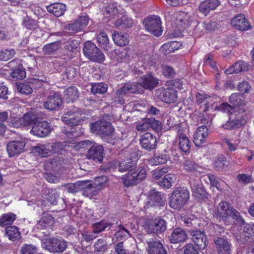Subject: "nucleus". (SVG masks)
<instances>
[{"label":"nucleus","mask_w":254,"mask_h":254,"mask_svg":"<svg viewBox=\"0 0 254 254\" xmlns=\"http://www.w3.org/2000/svg\"><path fill=\"white\" fill-rule=\"evenodd\" d=\"M141 83H127L117 91L118 95H125L127 94H143L144 89L152 90L158 84V79L151 74L143 75Z\"/></svg>","instance_id":"nucleus-1"},{"label":"nucleus","mask_w":254,"mask_h":254,"mask_svg":"<svg viewBox=\"0 0 254 254\" xmlns=\"http://www.w3.org/2000/svg\"><path fill=\"white\" fill-rule=\"evenodd\" d=\"M92 133L100 134L102 139L109 143L114 144L116 135L114 133V128L111 123L105 120H98L89 125Z\"/></svg>","instance_id":"nucleus-2"},{"label":"nucleus","mask_w":254,"mask_h":254,"mask_svg":"<svg viewBox=\"0 0 254 254\" xmlns=\"http://www.w3.org/2000/svg\"><path fill=\"white\" fill-rule=\"evenodd\" d=\"M247 108L246 105L239 110H235L229 115L228 121L222 125L224 128L231 130L240 128L246 123L245 117Z\"/></svg>","instance_id":"nucleus-3"},{"label":"nucleus","mask_w":254,"mask_h":254,"mask_svg":"<svg viewBox=\"0 0 254 254\" xmlns=\"http://www.w3.org/2000/svg\"><path fill=\"white\" fill-rule=\"evenodd\" d=\"M78 146L81 148L89 147L86 157L88 159H91L96 162L101 163L103 159L104 148L102 145L92 142L89 140L80 141Z\"/></svg>","instance_id":"nucleus-4"},{"label":"nucleus","mask_w":254,"mask_h":254,"mask_svg":"<svg viewBox=\"0 0 254 254\" xmlns=\"http://www.w3.org/2000/svg\"><path fill=\"white\" fill-rule=\"evenodd\" d=\"M190 197L189 190L185 188H177L170 197L169 205L174 209H180L188 202Z\"/></svg>","instance_id":"nucleus-5"},{"label":"nucleus","mask_w":254,"mask_h":254,"mask_svg":"<svg viewBox=\"0 0 254 254\" xmlns=\"http://www.w3.org/2000/svg\"><path fill=\"white\" fill-rule=\"evenodd\" d=\"M146 177L145 168L140 167L136 170H130L122 177V181L126 187L136 185Z\"/></svg>","instance_id":"nucleus-6"},{"label":"nucleus","mask_w":254,"mask_h":254,"mask_svg":"<svg viewBox=\"0 0 254 254\" xmlns=\"http://www.w3.org/2000/svg\"><path fill=\"white\" fill-rule=\"evenodd\" d=\"M83 52L85 56L91 61L101 63L105 60L103 53L91 41L85 43Z\"/></svg>","instance_id":"nucleus-7"},{"label":"nucleus","mask_w":254,"mask_h":254,"mask_svg":"<svg viewBox=\"0 0 254 254\" xmlns=\"http://www.w3.org/2000/svg\"><path fill=\"white\" fill-rule=\"evenodd\" d=\"M42 246L51 253H60L65 250L67 244L62 238L54 237L45 240L42 243Z\"/></svg>","instance_id":"nucleus-8"},{"label":"nucleus","mask_w":254,"mask_h":254,"mask_svg":"<svg viewBox=\"0 0 254 254\" xmlns=\"http://www.w3.org/2000/svg\"><path fill=\"white\" fill-rule=\"evenodd\" d=\"M167 229L166 222L165 220L159 217L149 219L146 221L145 229L149 234H160L163 233Z\"/></svg>","instance_id":"nucleus-9"},{"label":"nucleus","mask_w":254,"mask_h":254,"mask_svg":"<svg viewBox=\"0 0 254 254\" xmlns=\"http://www.w3.org/2000/svg\"><path fill=\"white\" fill-rule=\"evenodd\" d=\"M191 21L190 16L185 12L175 13L172 19V25L175 27L176 31H182L189 27Z\"/></svg>","instance_id":"nucleus-10"},{"label":"nucleus","mask_w":254,"mask_h":254,"mask_svg":"<svg viewBox=\"0 0 254 254\" xmlns=\"http://www.w3.org/2000/svg\"><path fill=\"white\" fill-rule=\"evenodd\" d=\"M165 198L160 192L151 190L144 202V208L146 210L151 207H160L164 205Z\"/></svg>","instance_id":"nucleus-11"},{"label":"nucleus","mask_w":254,"mask_h":254,"mask_svg":"<svg viewBox=\"0 0 254 254\" xmlns=\"http://www.w3.org/2000/svg\"><path fill=\"white\" fill-rule=\"evenodd\" d=\"M145 28L155 36H160L162 33L161 21L159 16L153 15L146 18L144 20Z\"/></svg>","instance_id":"nucleus-12"},{"label":"nucleus","mask_w":254,"mask_h":254,"mask_svg":"<svg viewBox=\"0 0 254 254\" xmlns=\"http://www.w3.org/2000/svg\"><path fill=\"white\" fill-rule=\"evenodd\" d=\"M229 102L233 106L228 103H223L220 107V109L224 112L229 113L231 115L232 112L235 110H239L240 108L245 105L246 102L245 100L244 96H230Z\"/></svg>","instance_id":"nucleus-13"},{"label":"nucleus","mask_w":254,"mask_h":254,"mask_svg":"<svg viewBox=\"0 0 254 254\" xmlns=\"http://www.w3.org/2000/svg\"><path fill=\"white\" fill-rule=\"evenodd\" d=\"M41 119L38 120V121L32 126L30 132L34 135L44 137L51 133L52 127L47 121H41Z\"/></svg>","instance_id":"nucleus-14"},{"label":"nucleus","mask_w":254,"mask_h":254,"mask_svg":"<svg viewBox=\"0 0 254 254\" xmlns=\"http://www.w3.org/2000/svg\"><path fill=\"white\" fill-rule=\"evenodd\" d=\"M233 208L234 207L230 206L227 201H221L218 204L214 211V216L220 221H225L230 216Z\"/></svg>","instance_id":"nucleus-15"},{"label":"nucleus","mask_w":254,"mask_h":254,"mask_svg":"<svg viewBox=\"0 0 254 254\" xmlns=\"http://www.w3.org/2000/svg\"><path fill=\"white\" fill-rule=\"evenodd\" d=\"M26 142L23 139L16 140L7 144L6 151L9 157L18 155L24 151Z\"/></svg>","instance_id":"nucleus-16"},{"label":"nucleus","mask_w":254,"mask_h":254,"mask_svg":"<svg viewBox=\"0 0 254 254\" xmlns=\"http://www.w3.org/2000/svg\"><path fill=\"white\" fill-rule=\"evenodd\" d=\"M139 141L141 147L148 151L154 150L157 146L156 136L150 132H146L141 135Z\"/></svg>","instance_id":"nucleus-17"},{"label":"nucleus","mask_w":254,"mask_h":254,"mask_svg":"<svg viewBox=\"0 0 254 254\" xmlns=\"http://www.w3.org/2000/svg\"><path fill=\"white\" fill-rule=\"evenodd\" d=\"M208 135V129L204 125L198 127L193 135V142L197 147H201L206 143Z\"/></svg>","instance_id":"nucleus-18"},{"label":"nucleus","mask_w":254,"mask_h":254,"mask_svg":"<svg viewBox=\"0 0 254 254\" xmlns=\"http://www.w3.org/2000/svg\"><path fill=\"white\" fill-rule=\"evenodd\" d=\"M18 62L17 59H14L7 63V66L12 69L10 75L12 78L22 80L25 77L26 72Z\"/></svg>","instance_id":"nucleus-19"},{"label":"nucleus","mask_w":254,"mask_h":254,"mask_svg":"<svg viewBox=\"0 0 254 254\" xmlns=\"http://www.w3.org/2000/svg\"><path fill=\"white\" fill-rule=\"evenodd\" d=\"M191 240L199 250H203L206 246L207 237L203 231L198 230L190 232Z\"/></svg>","instance_id":"nucleus-20"},{"label":"nucleus","mask_w":254,"mask_h":254,"mask_svg":"<svg viewBox=\"0 0 254 254\" xmlns=\"http://www.w3.org/2000/svg\"><path fill=\"white\" fill-rule=\"evenodd\" d=\"M236 239L242 244H247L254 240V224H246L245 225L242 236L237 235Z\"/></svg>","instance_id":"nucleus-21"},{"label":"nucleus","mask_w":254,"mask_h":254,"mask_svg":"<svg viewBox=\"0 0 254 254\" xmlns=\"http://www.w3.org/2000/svg\"><path fill=\"white\" fill-rule=\"evenodd\" d=\"M216 249L218 254H230L231 244L227 239L217 237L214 239Z\"/></svg>","instance_id":"nucleus-22"},{"label":"nucleus","mask_w":254,"mask_h":254,"mask_svg":"<svg viewBox=\"0 0 254 254\" xmlns=\"http://www.w3.org/2000/svg\"><path fill=\"white\" fill-rule=\"evenodd\" d=\"M231 24L236 29L241 31H246L250 27L249 23L243 14L234 16L231 20Z\"/></svg>","instance_id":"nucleus-23"},{"label":"nucleus","mask_w":254,"mask_h":254,"mask_svg":"<svg viewBox=\"0 0 254 254\" xmlns=\"http://www.w3.org/2000/svg\"><path fill=\"white\" fill-rule=\"evenodd\" d=\"M168 238L171 243L178 244L186 241L188 235L182 228L178 227L173 230Z\"/></svg>","instance_id":"nucleus-24"},{"label":"nucleus","mask_w":254,"mask_h":254,"mask_svg":"<svg viewBox=\"0 0 254 254\" xmlns=\"http://www.w3.org/2000/svg\"><path fill=\"white\" fill-rule=\"evenodd\" d=\"M148 254H167L163 244L159 241H146Z\"/></svg>","instance_id":"nucleus-25"},{"label":"nucleus","mask_w":254,"mask_h":254,"mask_svg":"<svg viewBox=\"0 0 254 254\" xmlns=\"http://www.w3.org/2000/svg\"><path fill=\"white\" fill-rule=\"evenodd\" d=\"M220 4L219 0H205L200 4L199 10L206 15L210 10L215 9Z\"/></svg>","instance_id":"nucleus-26"},{"label":"nucleus","mask_w":254,"mask_h":254,"mask_svg":"<svg viewBox=\"0 0 254 254\" xmlns=\"http://www.w3.org/2000/svg\"><path fill=\"white\" fill-rule=\"evenodd\" d=\"M97 186H98V185L84 181V186L81 190L82 194L88 197H92L97 195L99 190Z\"/></svg>","instance_id":"nucleus-27"},{"label":"nucleus","mask_w":254,"mask_h":254,"mask_svg":"<svg viewBox=\"0 0 254 254\" xmlns=\"http://www.w3.org/2000/svg\"><path fill=\"white\" fill-rule=\"evenodd\" d=\"M48 12L53 14L56 17L62 16L66 9L65 4L62 3H55L46 6Z\"/></svg>","instance_id":"nucleus-28"},{"label":"nucleus","mask_w":254,"mask_h":254,"mask_svg":"<svg viewBox=\"0 0 254 254\" xmlns=\"http://www.w3.org/2000/svg\"><path fill=\"white\" fill-rule=\"evenodd\" d=\"M41 118H42V116L40 115L38 113L30 112L26 113L23 116L22 121L24 126L30 125H32L33 126Z\"/></svg>","instance_id":"nucleus-29"},{"label":"nucleus","mask_w":254,"mask_h":254,"mask_svg":"<svg viewBox=\"0 0 254 254\" xmlns=\"http://www.w3.org/2000/svg\"><path fill=\"white\" fill-rule=\"evenodd\" d=\"M79 114L73 111H68L64 114L62 118V121L70 126L76 125L79 122Z\"/></svg>","instance_id":"nucleus-30"},{"label":"nucleus","mask_w":254,"mask_h":254,"mask_svg":"<svg viewBox=\"0 0 254 254\" xmlns=\"http://www.w3.org/2000/svg\"><path fill=\"white\" fill-rule=\"evenodd\" d=\"M170 159L169 154L166 150L155 154L154 156L150 159V163L152 165H157L165 164Z\"/></svg>","instance_id":"nucleus-31"},{"label":"nucleus","mask_w":254,"mask_h":254,"mask_svg":"<svg viewBox=\"0 0 254 254\" xmlns=\"http://www.w3.org/2000/svg\"><path fill=\"white\" fill-rule=\"evenodd\" d=\"M54 218L50 214L44 213L42 218L38 221L36 227L37 229H43L53 225Z\"/></svg>","instance_id":"nucleus-32"},{"label":"nucleus","mask_w":254,"mask_h":254,"mask_svg":"<svg viewBox=\"0 0 254 254\" xmlns=\"http://www.w3.org/2000/svg\"><path fill=\"white\" fill-rule=\"evenodd\" d=\"M62 100L60 96H51L44 103L45 108L49 110H56L62 105Z\"/></svg>","instance_id":"nucleus-33"},{"label":"nucleus","mask_w":254,"mask_h":254,"mask_svg":"<svg viewBox=\"0 0 254 254\" xmlns=\"http://www.w3.org/2000/svg\"><path fill=\"white\" fill-rule=\"evenodd\" d=\"M50 144H38L36 146L33 147L32 151L35 155L45 157L49 155L51 150L49 149Z\"/></svg>","instance_id":"nucleus-34"},{"label":"nucleus","mask_w":254,"mask_h":254,"mask_svg":"<svg viewBox=\"0 0 254 254\" xmlns=\"http://www.w3.org/2000/svg\"><path fill=\"white\" fill-rule=\"evenodd\" d=\"M112 38L114 42L119 46H125L129 42L127 34L122 32L114 31L112 34Z\"/></svg>","instance_id":"nucleus-35"},{"label":"nucleus","mask_w":254,"mask_h":254,"mask_svg":"<svg viewBox=\"0 0 254 254\" xmlns=\"http://www.w3.org/2000/svg\"><path fill=\"white\" fill-rule=\"evenodd\" d=\"M181 45V44L179 42L171 41L163 45L160 50L164 55H167L179 49Z\"/></svg>","instance_id":"nucleus-36"},{"label":"nucleus","mask_w":254,"mask_h":254,"mask_svg":"<svg viewBox=\"0 0 254 254\" xmlns=\"http://www.w3.org/2000/svg\"><path fill=\"white\" fill-rule=\"evenodd\" d=\"M16 219V215L13 212L3 213L0 216V226L4 227L12 224Z\"/></svg>","instance_id":"nucleus-37"},{"label":"nucleus","mask_w":254,"mask_h":254,"mask_svg":"<svg viewBox=\"0 0 254 254\" xmlns=\"http://www.w3.org/2000/svg\"><path fill=\"white\" fill-rule=\"evenodd\" d=\"M5 235L12 241L18 240L21 238L19 229L15 226L7 227L5 229Z\"/></svg>","instance_id":"nucleus-38"},{"label":"nucleus","mask_w":254,"mask_h":254,"mask_svg":"<svg viewBox=\"0 0 254 254\" xmlns=\"http://www.w3.org/2000/svg\"><path fill=\"white\" fill-rule=\"evenodd\" d=\"M136 161L131 158L127 159L119 163L118 166L119 171L121 172L133 170V168L136 166Z\"/></svg>","instance_id":"nucleus-39"},{"label":"nucleus","mask_w":254,"mask_h":254,"mask_svg":"<svg viewBox=\"0 0 254 254\" xmlns=\"http://www.w3.org/2000/svg\"><path fill=\"white\" fill-rule=\"evenodd\" d=\"M190 185L193 194L199 198H201L204 195V190L201 185L199 184L198 180H191Z\"/></svg>","instance_id":"nucleus-40"},{"label":"nucleus","mask_w":254,"mask_h":254,"mask_svg":"<svg viewBox=\"0 0 254 254\" xmlns=\"http://www.w3.org/2000/svg\"><path fill=\"white\" fill-rule=\"evenodd\" d=\"M84 186V181H77L75 183L67 184L64 185L65 190L69 193H75L80 191Z\"/></svg>","instance_id":"nucleus-41"},{"label":"nucleus","mask_w":254,"mask_h":254,"mask_svg":"<svg viewBox=\"0 0 254 254\" xmlns=\"http://www.w3.org/2000/svg\"><path fill=\"white\" fill-rule=\"evenodd\" d=\"M228 165V162L226 157L221 154L218 155L214 159L213 162L214 167L217 170H222L225 167Z\"/></svg>","instance_id":"nucleus-42"},{"label":"nucleus","mask_w":254,"mask_h":254,"mask_svg":"<svg viewBox=\"0 0 254 254\" xmlns=\"http://www.w3.org/2000/svg\"><path fill=\"white\" fill-rule=\"evenodd\" d=\"M179 145L181 150L185 153L188 152L190 149V142L188 138L185 134L181 133L179 135Z\"/></svg>","instance_id":"nucleus-43"},{"label":"nucleus","mask_w":254,"mask_h":254,"mask_svg":"<svg viewBox=\"0 0 254 254\" xmlns=\"http://www.w3.org/2000/svg\"><path fill=\"white\" fill-rule=\"evenodd\" d=\"M177 178L175 175L168 174L165 176L164 178L160 181V186L164 189H169L172 186V183L174 182Z\"/></svg>","instance_id":"nucleus-44"},{"label":"nucleus","mask_w":254,"mask_h":254,"mask_svg":"<svg viewBox=\"0 0 254 254\" xmlns=\"http://www.w3.org/2000/svg\"><path fill=\"white\" fill-rule=\"evenodd\" d=\"M112 225V223L108 222L104 220H102L100 222L93 224V232L95 234H98L105 230L107 227L110 228Z\"/></svg>","instance_id":"nucleus-45"},{"label":"nucleus","mask_w":254,"mask_h":254,"mask_svg":"<svg viewBox=\"0 0 254 254\" xmlns=\"http://www.w3.org/2000/svg\"><path fill=\"white\" fill-rule=\"evenodd\" d=\"M108 85L105 83H95L91 85V91L93 94H103L107 91Z\"/></svg>","instance_id":"nucleus-46"},{"label":"nucleus","mask_w":254,"mask_h":254,"mask_svg":"<svg viewBox=\"0 0 254 254\" xmlns=\"http://www.w3.org/2000/svg\"><path fill=\"white\" fill-rule=\"evenodd\" d=\"M84 28V27L81 25V23L77 19L75 20L72 23L67 24L64 27V29L65 30L72 33L80 31Z\"/></svg>","instance_id":"nucleus-47"},{"label":"nucleus","mask_w":254,"mask_h":254,"mask_svg":"<svg viewBox=\"0 0 254 254\" xmlns=\"http://www.w3.org/2000/svg\"><path fill=\"white\" fill-rule=\"evenodd\" d=\"M94 248L97 254H103L108 248L106 241L102 239H98L95 243Z\"/></svg>","instance_id":"nucleus-48"},{"label":"nucleus","mask_w":254,"mask_h":254,"mask_svg":"<svg viewBox=\"0 0 254 254\" xmlns=\"http://www.w3.org/2000/svg\"><path fill=\"white\" fill-rule=\"evenodd\" d=\"M67 145L65 142H57L51 145V151L55 154H62L65 151Z\"/></svg>","instance_id":"nucleus-49"},{"label":"nucleus","mask_w":254,"mask_h":254,"mask_svg":"<svg viewBox=\"0 0 254 254\" xmlns=\"http://www.w3.org/2000/svg\"><path fill=\"white\" fill-rule=\"evenodd\" d=\"M225 142L227 146L228 150L232 152L236 151L238 149L240 140L238 136H235V138L232 137L225 139Z\"/></svg>","instance_id":"nucleus-50"},{"label":"nucleus","mask_w":254,"mask_h":254,"mask_svg":"<svg viewBox=\"0 0 254 254\" xmlns=\"http://www.w3.org/2000/svg\"><path fill=\"white\" fill-rule=\"evenodd\" d=\"M147 121L149 123V127H151L156 133H161L163 129V126L161 122L155 118H147Z\"/></svg>","instance_id":"nucleus-51"},{"label":"nucleus","mask_w":254,"mask_h":254,"mask_svg":"<svg viewBox=\"0 0 254 254\" xmlns=\"http://www.w3.org/2000/svg\"><path fill=\"white\" fill-rule=\"evenodd\" d=\"M16 54L14 49H2L0 51V61H7L12 59Z\"/></svg>","instance_id":"nucleus-52"},{"label":"nucleus","mask_w":254,"mask_h":254,"mask_svg":"<svg viewBox=\"0 0 254 254\" xmlns=\"http://www.w3.org/2000/svg\"><path fill=\"white\" fill-rule=\"evenodd\" d=\"M59 47L58 42H54L45 45L42 50L45 55H52L58 51Z\"/></svg>","instance_id":"nucleus-53"},{"label":"nucleus","mask_w":254,"mask_h":254,"mask_svg":"<svg viewBox=\"0 0 254 254\" xmlns=\"http://www.w3.org/2000/svg\"><path fill=\"white\" fill-rule=\"evenodd\" d=\"M178 91L173 86H167L166 88H159L156 90V94L160 95H177Z\"/></svg>","instance_id":"nucleus-54"},{"label":"nucleus","mask_w":254,"mask_h":254,"mask_svg":"<svg viewBox=\"0 0 254 254\" xmlns=\"http://www.w3.org/2000/svg\"><path fill=\"white\" fill-rule=\"evenodd\" d=\"M115 236L117 239H127L131 236V234L124 226L120 225L119 226V229L115 234Z\"/></svg>","instance_id":"nucleus-55"},{"label":"nucleus","mask_w":254,"mask_h":254,"mask_svg":"<svg viewBox=\"0 0 254 254\" xmlns=\"http://www.w3.org/2000/svg\"><path fill=\"white\" fill-rule=\"evenodd\" d=\"M37 253V247L31 244L23 245L20 250V254H36Z\"/></svg>","instance_id":"nucleus-56"},{"label":"nucleus","mask_w":254,"mask_h":254,"mask_svg":"<svg viewBox=\"0 0 254 254\" xmlns=\"http://www.w3.org/2000/svg\"><path fill=\"white\" fill-rule=\"evenodd\" d=\"M197 167V164L192 159H187L184 163V169L189 172H192L195 171Z\"/></svg>","instance_id":"nucleus-57"},{"label":"nucleus","mask_w":254,"mask_h":254,"mask_svg":"<svg viewBox=\"0 0 254 254\" xmlns=\"http://www.w3.org/2000/svg\"><path fill=\"white\" fill-rule=\"evenodd\" d=\"M8 119V113L6 111L0 112V135H2L5 131L6 126L5 123Z\"/></svg>","instance_id":"nucleus-58"},{"label":"nucleus","mask_w":254,"mask_h":254,"mask_svg":"<svg viewBox=\"0 0 254 254\" xmlns=\"http://www.w3.org/2000/svg\"><path fill=\"white\" fill-rule=\"evenodd\" d=\"M16 89L18 93L28 95L32 92V88L28 84L19 83L16 85Z\"/></svg>","instance_id":"nucleus-59"},{"label":"nucleus","mask_w":254,"mask_h":254,"mask_svg":"<svg viewBox=\"0 0 254 254\" xmlns=\"http://www.w3.org/2000/svg\"><path fill=\"white\" fill-rule=\"evenodd\" d=\"M168 169L166 167L157 168L151 171L153 178L156 180H159L165 174L167 173Z\"/></svg>","instance_id":"nucleus-60"},{"label":"nucleus","mask_w":254,"mask_h":254,"mask_svg":"<svg viewBox=\"0 0 254 254\" xmlns=\"http://www.w3.org/2000/svg\"><path fill=\"white\" fill-rule=\"evenodd\" d=\"M234 68L235 69L236 73H238L241 71H245L248 70V64L243 62L239 61L233 64Z\"/></svg>","instance_id":"nucleus-61"},{"label":"nucleus","mask_w":254,"mask_h":254,"mask_svg":"<svg viewBox=\"0 0 254 254\" xmlns=\"http://www.w3.org/2000/svg\"><path fill=\"white\" fill-rule=\"evenodd\" d=\"M22 25L27 29L30 30H35L37 27L36 21L28 17H26L24 19Z\"/></svg>","instance_id":"nucleus-62"},{"label":"nucleus","mask_w":254,"mask_h":254,"mask_svg":"<svg viewBox=\"0 0 254 254\" xmlns=\"http://www.w3.org/2000/svg\"><path fill=\"white\" fill-rule=\"evenodd\" d=\"M232 219L237 221L240 225H243L245 224V220L240 215V213L234 208L233 209L230 216Z\"/></svg>","instance_id":"nucleus-63"},{"label":"nucleus","mask_w":254,"mask_h":254,"mask_svg":"<svg viewBox=\"0 0 254 254\" xmlns=\"http://www.w3.org/2000/svg\"><path fill=\"white\" fill-rule=\"evenodd\" d=\"M238 90L242 94H248L249 93L250 90L251 89V85L246 81L239 83L238 86Z\"/></svg>","instance_id":"nucleus-64"}]
</instances>
